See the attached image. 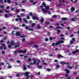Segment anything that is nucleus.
Masks as SVG:
<instances>
[{"mask_svg":"<svg viewBox=\"0 0 79 79\" xmlns=\"http://www.w3.org/2000/svg\"><path fill=\"white\" fill-rule=\"evenodd\" d=\"M47 71L49 72L51 71V69H47Z\"/></svg>","mask_w":79,"mask_h":79,"instance_id":"nucleus-50","label":"nucleus"},{"mask_svg":"<svg viewBox=\"0 0 79 79\" xmlns=\"http://www.w3.org/2000/svg\"><path fill=\"white\" fill-rule=\"evenodd\" d=\"M11 68H12V66H11V65H8L7 66V68L8 69H11Z\"/></svg>","mask_w":79,"mask_h":79,"instance_id":"nucleus-26","label":"nucleus"},{"mask_svg":"<svg viewBox=\"0 0 79 79\" xmlns=\"http://www.w3.org/2000/svg\"><path fill=\"white\" fill-rule=\"evenodd\" d=\"M61 64H63V66H64V64H69V62H68L67 63H65L64 62H61Z\"/></svg>","mask_w":79,"mask_h":79,"instance_id":"nucleus-11","label":"nucleus"},{"mask_svg":"<svg viewBox=\"0 0 79 79\" xmlns=\"http://www.w3.org/2000/svg\"><path fill=\"white\" fill-rule=\"evenodd\" d=\"M16 77H19V76H20V74L17 73V74L16 75Z\"/></svg>","mask_w":79,"mask_h":79,"instance_id":"nucleus-30","label":"nucleus"},{"mask_svg":"<svg viewBox=\"0 0 79 79\" xmlns=\"http://www.w3.org/2000/svg\"><path fill=\"white\" fill-rule=\"evenodd\" d=\"M16 44V43L13 40L10 41V45H8V48H11V46H14Z\"/></svg>","mask_w":79,"mask_h":79,"instance_id":"nucleus-2","label":"nucleus"},{"mask_svg":"<svg viewBox=\"0 0 79 79\" xmlns=\"http://www.w3.org/2000/svg\"><path fill=\"white\" fill-rule=\"evenodd\" d=\"M30 78H31V79H33L34 78V76L32 75H31Z\"/></svg>","mask_w":79,"mask_h":79,"instance_id":"nucleus-43","label":"nucleus"},{"mask_svg":"<svg viewBox=\"0 0 79 79\" xmlns=\"http://www.w3.org/2000/svg\"><path fill=\"white\" fill-rule=\"evenodd\" d=\"M21 38H23V37H26V36L25 35H22L20 36Z\"/></svg>","mask_w":79,"mask_h":79,"instance_id":"nucleus-53","label":"nucleus"},{"mask_svg":"<svg viewBox=\"0 0 79 79\" xmlns=\"http://www.w3.org/2000/svg\"><path fill=\"white\" fill-rule=\"evenodd\" d=\"M71 11H72V12H73L74 11V10H75V8L74 7H72L71 8Z\"/></svg>","mask_w":79,"mask_h":79,"instance_id":"nucleus-12","label":"nucleus"},{"mask_svg":"<svg viewBox=\"0 0 79 79\" xmlns=\"http://www.w3.org/2000/svg\"><path fill=\"white\" fill-rule=\"evenodd\" d=\"M60 40H64V38L63 37V38H60Z\"/></svg>","mask_w":79,"mask_h":79,"instance_id":"nucleus-45","label":"nucleus"},{"mask_svg":"<svg viewBox=\"0 0 79 79\" xmlns=\"http://www.w3.org/2000/svg\"><path fill=\"white\" fill-rule=\"evenodd\" d=\"M76 74H77V73H76V72H74L73 73V75H76Z\"/></svg>","mask_w":79,"mask_h":79,"instance_id":"nucleus-60","label":"nucleus"},{"mask_svg":"<svg viewBox=\"0 0 79 79\" xmlns=\"http://www.w3.org/2000/svg\"><path fill=\"white\" fill-rule=\"evenodd\" d=\"M6 8L7 9V10H8V9L10 8V6H8L6 7Z\"/></svg>","mask_w":79,"mask_h":79,"instance_id":"nucleus-33","label":"nucleus"},{"mask_svg":"<svg viewBox=\"0 0 79 79\" xmlns=\"http://www.w3.org/2000/svg\"><path fill=\"white\" fill-rule=\"evenodd\" d=\"M34 47H35V48H38V47H39V46L36 44H34Z\"/></svg>","mask_w":79,"mask_h":79,"instance_id":"nucleus-28","label":"nucleus"},{"mask_svg":"<svg viewBox=\"0 0 79 79\" xmlns=\"http://www.w3.org/2000/svg\"><path fill=\"white\" fill-rule=\"evenodd\" d=\"M29 72H26L24 73V75L27 76V75H29Z\"/></svg>","mask_w":79,"mask_h":79,"instance_id":"nucleus-24","label":"nucleus"},{"mask_svg":"<svg viewBox=\"0 0 79 79\" xmlns=\"http://www.w3.org/2000/svg\"><path fill=\"white\" fill-rule=\"evenodd\" d=\"M26 78H29V77H30V76H29V75H26Z\"/></svg>","mask_w":79,"mask_h":79,"instance_id":"nucleus-47","label":"nucleus"},{"mask_svg":"<svg viewBox=\"0 0 79 79\" xmlns=\"http://www.w3.org/2000/svg\"><path fill=\"white\" fill-rule=\"evenodd\" d=\"M22 41L23 42H26V38H22Z\"/></svg>","mask_w":79,"mask_h":79,"instance_id":"nucleus-17","label":"nucleus"},{"mask_svg":"<svg viewBox=\"0 0 79 79\" xmlns=\"http://www.w3.org/2000/svg\"><path fill=\"white\" fill-rule=\"evenodd\" d=\"M61 19L63 21H66L67 19L66 18L64 17V18H62Z\"/></svg>","mask_w":79,"mask_h":79,"instance_id":"nucleus-18","label":"nucleus"},{"mask_svg":"<svg viewBox=\"0 0 79 79\" xmlns=\"http://www.w3.org/2000/svg\"><path fill=\"white\" fill-rule=\"evenodd\" d=\"M2 45L4 47L3 48L4 50H6V45H5V44L2 43Z\"/></svg>","mask_w":79,"mask_h":79,"instance_id":"nucleus-6","label":"nucleus"},{"mask_svg":"<svg viewBox=\"0 0 79 79\" xmlns=\"http://www.w3.org/2000/svg\"><path fill=\"white\" fill-rule=\"evenodd\" d=\"M25 28L26 29H29V27L28 26H27L25 27Z\"/></svg>","mask_w":79,"mask_h":79,"instance_id":"nucleus-34","label":"nucleus"},{"mask_svg":"<svg viewBox=\"0 0 79 79\" xmlns=\"http://www.w3.org/2000/svg\"><path fill=\"white\" fill-rule=\"evenodd\" d=\"M55 29H63L62 27H61L60 26H57L55 28Z\"/></svg>","mask_w":79,"mask_h":79,"instance_id":"nucleus-13","label":"nucleus"},{"mask_svg":"<svg viewBox=\"0 0 79 79\" xmlns=\"http://www.w3.org/2000/svg\"><path fill=\"white\" fill-rule=\"evenodd\" d=\"M60 66L59 65H56V69H58V68H60Z\"/></svg>","mask_w":79,"mask_h":79,"instance_id":"nucleus-31","label":"nucleus"},{"mask_svg":"<svg viewBox=\"0 0 79 79\" xmlns=\"http://www.w3.org/2000/svg\"><path fill=\"white\" fill-rule=\"evenodd\" d=\"M70 43L71 44H73V41H72L71 40H70Z\"/></svg>","mask_w":79,"mask_h":79,"instance_id":"nucleus-59","label":"nucleus"},{"mask_svg":"<svg viewBox=\"0 0 79 79\" xmlns=\"http://www.w3.org/2000/svg\"><path fill=\"white\" fill-rule=\"evenodd\" d=\"M71 20L72 21H75V19H74V18H72Z\"/></svg>","mask_w":79,"mask_h":79,"instance_id":"nucleus-39","label":"nucleus"},{"mask_svg":"<svg viewBox=\"0 0 79 79\" xmlns=\"http://www.w3.org/2000/svg\"><path fill=\"white\" fill-rule=\"evenodd\" d=\"M23 68L24 70L25 71L26 70V69H27V68H26V66L23 67Z\"/></svg>","mask_w":79,"mask_h":79,"instance_id":"nucleus-37","label":"nucleus"},{"mask_svg":"<svg viewBox=\"0 0 79 79\" xmlns=\"http://www.w3.org/2000/svg\"><path fill=\"white\" fill-rule=\"evenodd\" d=\"M29 22L30 24H31V23H32V20H29Z\"/></svg>","mask_w":79,"mask_h":79,"instance_id":"nucleus-52","label":"nucleus"},{"mask_svg":"<svg viewBox=\"0 0 79 79\" xmlns=\"http://www.w3.org/2000/svg\"><path fill=\"white\" fill-rule=\"evenodd\" d=\"M1 53L2 55H4V54H5V51H2Z\"/></svg>","mask_w":79,"mask_h":79,"instance_id":"nucleus-29","label":"nucleus"},{"mask_svg":"<svg viewBox=\"0 0 79 79\" xmlns=\"http://www.w3.org/2000/svg\"><path fill=\"white\" fill-rule=\"evenodd\" d=\"M37 27H38V29H40V28H41L40 27V25H37Z\"/></svg>","mask_w":79,"mask_h":79,"instance_id":"nucleus-40","label":"nucleus"},{"mask_svg":"<svg viewBox=\"0 0 79 79\" xmlns=\"http://www.w3.org/2000/svg\"><path fill=\"white\" fill-rule=\"evenodd\" d=\"M22 51H23V50H19V53H21V52L22 53Z\"/></svg>","mask_w":79,"mask_h":79,"instance_id":"nucleus-48","label":"nucleus"},{"mask_svg":"<svg viewBox=\"0 0 79 79\" xmlns=\"http://www.w3.org/2000/svg\"><path fill=\"white\" fill-rule=\"evenodd\" d=\"M57 57L59 59H60V58H63V56L62 55H57Z\"/></svg>","mask_w":79,"mask_h":79,"instance_id":"nucleus-8","label":"nucleus"},{"mask_svg":"<svg viewBox=\"0 0 79 79\" xmlns=\"http://www.w3.org/2000/svg\"><path fill=\"white\" fill-rule=\"evenodd\" d=\"M10 41L9 40L7 41L6 42V44H10Z\"/></svg>","mask_w":79,"mask_h":79,"instance_id":"nucleus-64","label":"nucleus"},{"mask_svg":"<svg viewBox=\"0 0 79 79\" xmlns=\"http://www.w3.org/2000/svg\"><path fill=\"white\" fill-rule=\"evenodd\" d=\"M40 21L41 22V24H42L44 22V19L42 18L41 19Z\"/></svg>","mask_w":79,"mask_h":79,"instance_id":"nucleus-14","label":"nucleus"},{"mask_svg":"<svg viewBox=\"0 0 79 79\" xmlns=\"http://www.w3.org/2000/svg\"><path fill=\"white\" fill-rule=\"evenodd\" d=\"M15 35L16 36H21V34H20V33L19 32H17L15 33Z\"/></svg>","mask_w":79,"mask_h":79,"instance_id":"nucleus-10","label":"nucleus"},{"mask_svg":"<svg viewBox=\"0 0 79 79\" xmlns=\"http://www.w3.org/2000/svg\"><path fill=\"white\" fill-rule=\"evenodd\" d=\"M32 19H34V20H35L36 19V17L35 16H33L32 17Z\"/></svg>","mask_w":79,"mask_h":79,"instance_id":"nucleus-46","label":"nucleus"},{"mask_svg":"<svg viewBox=\"0 0 79 79\" xmlns=\"http://www.w3.org/2000/svg\"><path fill=\"white\" fill-rule=\"evenodd\" d=\"M5 17H6V18H7V17H8V15L6 14H5Z\"/></svg>","mask_w":79,"mask_h":79,"instance_id":"nucleus-51","label":"nucleus"},{"mask_svg":"<svg viewBox=\"0 0 79 79\" xmlns=\"http://www.w3.org/2000/svg\"><path fill=\"white\" fill-rule=\"evenodd\" d=\"M31 27H34L35 26V24L34 23H32L31 24Z\"/></svg>","mask_w":79,"mask_h":79,"instance_id":"nucleus-15","label":"nucleus"},{"mask_svg":"<svg viewBox=\"0 0 79 79\" xmlns=\"http://www.w3.org/2000/svg\"><path fill=\"white\" fill-rule=\"evenodd\" d=\"M32 59L33 60V64H37V66H39V64L40 63V62H36V60H35V59H34V58H32Z\"/></svg>","mask_w":79,"mask_h":79,"instance_id":"nucleus-4","label":"nucleus"},{"mask_svg":"<svg viewBox=\"0 0 79 79\" xmlns=\"http://www.w3.org/2000/svg\"><path fill=\"white\" fill-rule=\"evenodd\" d=\"M73 68V67L69 66V68L70 69H71Z\"/></svg>","mask_w":79,"mask_h":79,"instance_id":"nucleus-56","label":"nucleus"},{"mask_svg":"<svg viewBox=\"0 0 79 79\" xmlns=\"http://www.w3.org/2000/svg\"><path fill=\"white\" fill-rule=\"evenodd\" d=\"M23 21H24V22L26 23V24H27L28 23L27 22V20L25 18H24L23 19Z\"/></svg>","mask_w":79,"mask_h":79,"instance_id":"nucleus-9","label":"nucleus"},{"mask_svg":"<svg viewBox=\"0 0 79 79\" xmlns=\"http://www.w3.org/2000/svg\"><path fill=\"white\" fill-rule=\"evenodd\" d=\"M34 43L33 42H30L27 43V45H32V44H33Z\"/></svg>","mask_w":79,"mask_h":79,"instance_id":"nucleus-22","label":"nucleus"},{"mask_svg":"<svg viewBox=\"0 0 79 79\" xmlns=\"http://www.w3.org/2000/svg\"><path fill=\"white\" fill-rule=\"evenodd\" d=\"M65 71H66V73L67 74H69V73H70V71H69V69H65Z\"/></svg>","mask_w":79,"mask_h":79,"instance_id":"nucleus-16","label":"nucleus"},{"mask_svg":"<svg viewBox=\"0 0 79 79\" xmlns=\"http://www.w3.org/2000/svg\"><path fill=\"white\" fill-rule=\"evenodd\" d=\"M42 10L43 11V12L44 13H45L47 12L48 13L49 15H50V14H51V12H50V11H48L47 10H45V9L44 8L42 9Z\"/></svg>","mask_w":79,"mask_h":79,"instance_id":"nucleus-3","label":"nucleus"},{"mask_svg":"<svg viewBox=\"0 0 79 79\" xmlns=\"http://www.w3.org/2000/svg\"><path fill=\"white\" fill-rule=\"evenodd\" d=\"M27 19H30V17H29V15L27 16Z\"/></svg>","mask_w":79,"mask_h":79,"instance_id":"nucleus-44","label":"nucleus"},{"mask_svg":"<svg viewBox=\"0 0 79 79\" xmlns=\"http://www.w3.org/2000/svg\"><path fill=\"white\" fill-rule=\"evenodd\" d=\"M6 39H7V38L6 37H4L3 39L4 40H6Z\"/></svg>","mask_w":79,"mask_h":79,"instance_id":"nucleus-57","label":"nucleus"},{"mask_svg":"<svg viewBox=\"0 0 79 79\" xmlns=\"http://www.w3.org/2000/svg\"><path fill=\"white\" fill-rule=\"evenodd\" d=\"M17 63H21V61L19 60H17L16 61Z\"/></svg>","mask_w":79,"mask_h":79,"instance_id":"nucleus-49","label":"nucleus"},{"mask_svg":"<svg viewBox=\"0 0 79 79\" xmlns=\"http://www.w3.org/2000/svg\"><path fill=\"white\" fill-rule=\"evenodd\" d=\"M45 8L47 10H48V9H50V7L48 6H45Z\"/></svg>","mask_w":79,"mask_h":79,"instance_id":"nucleus-23","label":"nucleus"},{"mask_svg":"<svg viewBox=\"0 0 79 79\" xmlns=\"http://www.w3.org/2000/svg\"><path fill=\"white\" fill-rule=\"evenodd\" d=\"M2 8V9L4 8V6H3L1 5V6H0V8Z\"/></svg>","mask_w":79,"mask_h":79,"instance_id":"nucleus-41","label":"nucleus"},{"mask_svg":"<svg viewBox=\"0 0 79 79\" xmlns=\"http://www.w3.org/2000/svg\"><path fill=\"white\" fill-rule=\"evenodd\" d=\"M28 61H29V62L31 61V58H28Z\"/></svg>","mask_w":79,"mask_h":79,"instance_id":"nucleus-58","label":"nucleus"},{"mask_svg":"<svg viewBox=\"0 0 79 79\" xmlns=\"http://www.w3.org/2000/svg\"><path fill=\"white\" fill-rule=\"evenodd\" d=\"M49 40L50 41H51V40H53V38L52 37H50Z\"/></svg>","mask_w":79,"mask_h":79,"instance_id":"nucleus-63","label":"nucleus"},{"mask_svg":"<svg viewBox=\"0 0 79 79\" xmlns=\"http://www.w3.org/2000/svg\"><path fill=\"white\" fill-rule=\"evenodd\" d=\"M29 14L30 16H33V14L32 12H29Z\"/></svg>","mask_w":79,"mask_h":79,"instance_id":"nucleus-38","label":"nucleus"},{"mask_svg":"<svg viewBox=\"0 0 79 79\" xmlns=\"http://www.w3.org/2000/svg\"><path fill=\"white\" fill-rule=\"evenodd\" d=\"M75 52H76V53H79V50H77L75 51Z\"/></svg>","mask_w":79,"mask_h":79,"instance_id":"nucleus-54","label":"nucleus"},{"mask_svg":"<svg viewBox=\"0 0 79 79\" xmlns=\"http://www.w3.org/2000/svg\"><path fill=\"white\" fill-rule=\"evenodd\" d=\"M23 53H26V50H24V51L22 50V52Z\"/></svg>","mask_w":79,"mask_h":79,"instance_id":"nucleus-36","label":"nucleus"},{"mask_svg":"<svg viewBox=\"0 0 79 79\" xmlns=\"http://www.w3.org/2000/svg\"><path fill=\"white\" fill-rule=\"evenodd\" d=\"M28 30H29V31H34V29H33V28H29Z\"/></svg>","mask_w":79,"mask_h":79,"instance_id":"nucleus-35","label":"nucleus"},{"mask_svg":"<svg viewBox=\"0 0 79 79\" xmlns=\"http://www.w3.org/2000/svg\"><path fill=\"white\" fill-rule=\"evenodd\" d=\"M43 67V66L42 65H39L38 66V69H42V67Z\"/></svg>","mask_w":79,"mask_h":79,"instance_id":"nucleus-20","label":"nucleus"},{"mask_svg":"<svg viewBox=\"0 0 79 79\" xmlns=\"http://www.w3.org/2000/svg\"><path fill=\"white\" fill-rule=\"evenodd\" d=\"M57 34H59L60 32H61V31L60 30H57Z\"/></svg>","mask_w":79,"mask_h":79,"instance_id":"nucleus-32","label":"nucleus"},{"mask_svg":"<svg viewBox=\"0 0 79 79\" xmlns=\"http://www.w3.org/2000/svg\"><path fill=\"white\" fill-rule=\"evenodd\" d=\"M12 32L11 33V35H15V34H14V33L13 32H15V31L13 30H12Z\"/></svg>","mask_w":79,"mask_h":79,"instance_id":"nucleus-21","label":"nucleus"},{"mask_svg":"<svg viewBox=\"0 0 79 79\" xmlns=\"http://www.w3.org/2000/svg\"><path fill=\"white\" fill-rule=\"evenodd\" d=\"M42 5L44 6H46V5H47L45 3V2H43Z\"/></svg>","mask_w":79,"mask_h":79,"instance_id":"nucleus-25","label":"nucleus"},{"mask_svg":"<svg viewBox=\"0 0 79 79\" xmlns=\"http://www.w3.org/2000/svg\"><path fill=\"white\" fill-rule=\"evenodd\" d=\"M19 46H20V44H19V43L17 42V45H15L14 48H16L19 47Z\"/></svg>","mask_w":79,"mask_h":79,"instance_id":"nucleus-5","label":"nucleus"},{"mask_svg":"<svg viewBox=\"0 0 79 79\" xmlns=\"http://www.w3.org/2000/svg\"><path fill=\"white\" fill-rule=\"evenodd\" d=\"M45 41H48V38H46L45 39Z\"/></svg>","mask_w":79,"mask_h":79,"instance_id":"nucleus-55","label":"nucleus"},{"mask_svg":"<svg viewBox=\"0 0 79 79\" xmlns=\"http://www.w3.org/2000/svg\"><path fill=\"white\" fill-rule=\"evenodd\" d=\"M60 37H64V35H63V34H61L60 35Z\"/></svg>","mask_w":79,"mask_h":79,"instance_id":"nucleus-61","label":"nucleus"},{"mask_svg":"<svg viewBox=\"0 0 79 79\" xmlns=\"http://www.w3.org/2000/svg\"><path fill=\"white\" fill-rule=\"evenodd\" d=\"M10 10H15V7H12L10 8Z\"/></svg>","mask_w":79,"mask_h":79,"instance_id":"nucleus-27","label":"nucleus"},{"mask_svg":"<svg viewBox=\"0 0 79 79\" xmlns=\"http://www.w3.org/2000/svg\"><path fill=\"white\" fill-rule=\"evenodd\" d=\"M5 3H11V1L10 0H4V1Z\"/></svg>","mask_w":79,"mask_h":79,"instance_id":"nucleus-7","label":"nucleus"},{"mask_svg":"<svg viewBox=\"0 0 79 79\" xmlns=\"http://www.w3.org/2000/svg\"><path fill=\"white\" fill-rule=\"evenodd\" d=\"M59 3H63V1L61 0H60L59 1Z\"/></svg>","mask_w":79,"mask_h":79,"instance_id":"nucleus-62","label":"nucleus"},{"mask_svg":"<svg viewBox=\"0 0 79 79\" xmlns=\"http://www.w3.org/2000/svg\"><path fill=\"white\" fill-rule=\"evenodd\" d=\"M64 42L63 41H61L59 40L57 41V42L56 43V44L55 43H52V46H55V45H56V46H58V45L61 44H63L64 43Z\"/></svg>","mask_w":79,"mask_h":79,"instance_id":"nucleus-1","label":"nucleus"},{"mask_svg":"<svg viewBox=\"0 0 79 79\" xmlns=\"http://www.w3.org/2000/svg\"><path fill=\"white\" fill-rule=\"evenodd\" d=\"M45 23L46 25H48L50 24V23L49 22H45Z\"/></svg>","mask_w":79,"mask_h":79,"instance_id":"nucleus-19","label":"nucleus"},{"mask_svg":"<svg viewBox=\"0 0 79 79\" xmlns=\"http://www.w3.org/2000/svg\"><path fill=\"white\" fill-rule=\"evenodd\" d=\"M74 69H78V68L77 67V66H75L74 68Z\"/></svg>","mask_w":79,"mask_h":79,"instance_id":"nucleus-42","label":"nucleus"}]
</instances>
